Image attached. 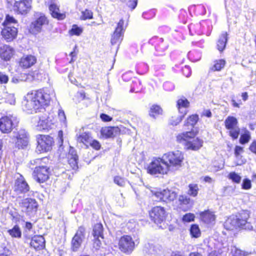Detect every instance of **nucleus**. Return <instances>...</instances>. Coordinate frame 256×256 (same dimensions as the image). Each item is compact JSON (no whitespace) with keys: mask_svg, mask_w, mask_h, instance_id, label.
<instances>
[{"mask_svg":"<svg viewBox=\"0 0 256 256\" xmlns=\"http://www.w3.org/2000/svg\"><path fill=\"white\" fill-rule=\"evenodd\" d=\"M48 162V159L44 158L42 159H36L31 161L33 164H38L36 166L33 172L32 176L39 183H43L49 178L50 170L49 167L44 165Z\"/></svg>","mask_w":256,"mask_h":256,"instance_id":"nucleus-4","label":"nucleus"},{"mask_svg":"<svg viewBox=\"0 0 256 256\" xmlns=\"http://www.w3.org/2000/svg\"><path fill=\"white\" fill-rule=\"evenodd\" d=\"M162 112V109L158 105H153L150 108V116L154 118H155L157 116L161 114Z\"/></svg>","mask_w":256,"mask_h":256,"instance_id":"nucleus-39","label":"nucleus"},{"mask_svg":"<svg viewBox=\"0 0 256 256\" xmlns=\"http://www.w3.org/2000/svg\"><path fill=\"white\" fill-rule=\"evenodd\" d=\"M134 238L133 240L128 235L122 236L118 241V248L120 251L127 254H130L140 242L138 238L134 237Z\"/></svg>","mask_w":256,"mask_h":256,"instance_id":"nucleus-9","label":"nucleus"},{"mask_svg":"<svg viewBox=\"0 0 256 256\" xmlns=\"http://www.w3.org/2000/svg\"><path fill=\"white\" fill-rule=\"evenodd\" d=\"M252 187L251 181L247 178L244 179L242 184V188L244 190H249Z\"/></svg>","mask_w":256,"mask_h":256,"instance_id":"nucleus-54","label":"nucleus"},{"mask_svg":"<svg viewBox=\"0 0 256 256\" xmlns=\"http://www.w3.org/2000/svg\"><path fill=\"white\" fill-rule=\"evenodd\" d=\"M137 0H128L126 3L127 6L132 10H134L137 6Z\"/></svg>","mask_w":256,"mask_h":256,"instance_id":"nucleus-61","label":"nucleus"},{"mask_svg":"<svg viewBox=\"0 0 256 256\" xmlns=\"http://www.w3.org/2000/svg\"><path fill=\"white\" fill-rule=\"evenodd\" d=\"M114 182L120 186H124L126 184V180L120 176H116L114 178Z\"/></svg>","mask_w":256,"mask_h":256,"instance_id":"nucleus-51","label":"nucleus"},{"mask_svg":"<svg viewBox=\"0 0 256 256\" xmlns=\"http://www.w3.org/2000/svg\"><path fill=\"white\" fill-rule=\"evenodd\" d=\"M244 152L243 148L236 146L234 148V155L236 158L240 156V154Z\"/></svg>","mask_w":256,"mask_h":256,"instance_id":"nucleus-62","label":"nucleus"},{"mask_svg":"<svg viewBox=\"0 0 256 256\" xmlns=\"http://www.w3.org/2000/svg\"><path fill=\"white\" fill-rule=\"evenodd\" d=\"M55 120L52 116H48L47 118L42 116L38 122L36 129L40 131L48 130L53 128Z\"/></svg>","mask_w":256,"mask_h":256,"instance_id":"nucleus-18","label":"nucleus"},{"mask_svg":"<svg viewBox=\"0 0 256 256\" xmlns=\"http://www.w3.org/2000/svg\"><path fill=\"white\" fill-rule=\"evenodd\" d=\"M154 196L156 198V200L168 202L174 200L177 196V194L175 192L164 189L162 191L156 192Z\"/></svg>","mask_w":256,"mask_h":256,"instance_id":"nucleus-16","label":"nucleus"},{"mask_svg":"<svg viewBox=\"0 0 256 256\" xmlns=\"http://www.w3.org/2000/svg\"><path fill=\"white\" fill-rule=\"evenodd\" d=\"M22 211L24 212L27 216H32L36 212L38 206L37 201L31 198H22L16 201Z\"/></svg>","mask_w":256,"mask_h":256,"instance_id":"nucleus-8","label":"nucleus"},{"mask_svg":"<svg viewBox=\"0 0 256 256\" xmlns=\"http://www.w3.org/2000/svg\"><path fill=\"white\" fill-rule=\"evenodd\" d=\"M198 120V114H192L188 118L186 124L190 126L192 128H193L194 126L197 123Z\"/></svg>","mask_w":256,"mask_h":256,"instance_id":"nucleus-40","label":"nucleus"},{"mask_svg":"<svg viewBox=\"0 0 256 256\" xmlns=\"http://www.w3.org/2000/svg\"><path fill=\"white\" fill-rule=\"evenodd\" d=\"M13 190L16 194V196H12V197L16 198V201H18L19 199L26 196H32L34 193L32 190H30L28 183L21 174L15 180Z\"/></svg>","mask_w":256,"mask_h":256,"instance_id":"nucleus-5","label":"nucleus"},{"mask_svg":"<svg viewBox=\"0 0 256 256\" xmlns=\"http://www.w3.org/2000/svg\"><path fill=\"white\" fill-rule=\"evenodd\" d=\"M231 252L232 256H246L248 254V252L243 251L236 247H234L232 249Z\"/></svg>","mask_w":256,"mask_h":256,"instance_id":"nucleus-46","label":"nucleus"},{"mask_svg":"<svg viewBox=\"0 0 256 256\" xmlns=\"http://www.w3.org/2000/svg\"><path fill=\"white\" fill-rule=\"evenodd\" d=\"M162 159V157L154 158L148 165L147 172L156 177L167 174L169 172L168 166Z\"/></svg>","mask_w":256,"mask_h":256,"instance_id":"nucleus-6","label":"nucleus"},{"mask_svg":"<svg viewBox=\"0 0 256 256\" xmlns=\"http://www.w3.org/2000/svg\"><path fill=\"white\" fill-rule=\"evenodd\" d=\"M8 232L12 238H20L22 237V232L18 225H15L12 228L8 230Z\"/></svg>","mask_w":256,"mask_h":256,"instance_id":"nucleus-33","label":"nucleus"},{"mask_svg":"<svg viewBox=\"0 0 256 256\" xmlns=\"http://www.w3.org/2000/svg\"><path fill=\"white\" fill-rule=\"evenodd\" d=\"M15 147L18 149L26 148L29 142V134L24 129L20 130L16 136Z\"/></svg>","mask_w":256,"mask_h":256,"instance_id":"nucleus-15","label":"nucleus"},{"mask_svg":"<svg viewBox=\"0 0 256 256\" xmlns=\"http://www.w3.org/2000/svg\"><path fill=\"white\" fill-rule=\"evenodd\" d=\"M155 14L154 10H152L148 12H144L142 14V16L144 19L150 20L154 18Z\"/></svg>","mask_w":256,"mask_h":256,"instance_id":"nucleus-52","label":"nucleus"},{"mask_svg":"<svg viewBox=\"0 0 256 256\" xmlns=\"http://www.w3.org/2000/svg\"><path fill=\"white\" fill-rule=\"evenodd\" d=\"M250 150L256 154V140H254L250 146Z\"/></svg>","mask_w":256,"mask_h":256,"instance_id":"nucleus-64","label":"nucleus"},{"mask_svg":"<svg viewBox=\"0 0 256 256\" xmlns=\"http://www.w3.org/2000/svg\"><path fill=\"white\" fill-rule=\"evenodd\" d=\"M93 18V13L92 10L86 9L82 12L80 16L81 20H86L87 19H92Z\"/></svg>","mask_w":256,"mask_h":256,"instance_id":"nucleus-45","label":"nucleus"},{"mask_svg":"<svg viewBox=\"0 0 256 256\" xmlns=\"http://www.w3.org/2000/svg\"><path fill=\"white\" fill-rule=\"evenodd\" d=\"M30 244L36 250H42L45 247L44 238L42 236H35L32 238Z\"/></svg>","mask_w":256,"mask_h":256,"instance_id":"nucleus-26","label":"nucleus"},{"mask_svg":"<svg viewBox=\"0 0 256 256\" xmlns=\"http://www.w3.org/2000/svg\"><path fill=\"white\" fill-rule=\"evenodd\" d=\"M68 159L69 164L73 170H76L78 168V156L76 154V151L72 148H70L68 154Z\"/></svg>","mask_w":256,"mask_h":256,"instance_id":"nucleus-27","label":"nucleus"},{"mask_svg":"<svg viewBox=\"0 0 256 256\" xmlns=\"http://www.w3.org/2000/svg\"><path fill=\"white\" fill-rule=\"evenodd\" d=\"M186 112H187L186 110H184V112H182V113H180L181 115L178 116L176 118L172 117V120H170L171 124L173 126H176L182 120L184 115L186 114Z\"/></svg>","mask_w":256,"mask_h":256,"instance_id":"nucleus-42","label":"nucleus"},{"mask_svg":"<svg viewBox=\"0 0 256 256\" xmlns=\"http://www.w3.org/2000/svg\"><path fill=\"white\" fill-rule=\"evenodd\" d=\"M249 216L248 211L242 210L238 215L229 217L224 224V228L228 230H232L238 228L252 230V226L250 222H248Z\"/></svg>","mask_w":256,"mask_h":256,"instance_id":"nucleus-2","label":"nucleus"},{"mask_svg":"<svg viewBox=\"0 0 256 256\" xmlns=\"http://www.w3.org/2000/svg\"><path fill=\"white\" fill-rule=\"evenodd\" d=\"M82 32V29L77 25L74 24L72 28L70 30L69 33L70 35L80 36Z\"/></svg>","mask_w":256,"mask_h":256,"instance_id":"nucleus-47","label":"nucleus"},{"mask_svg":"<svg viewBox=\"0 0 256 256\" xmlns=\"http://www.w3.org/2000/svg\"><path fill=\"white\" fill-rule=\"evenodd\" d=\"M194 215L192 213H188L184 214L182 217V220L184 222H192L194 220Z\"/></svg>","mask_w":256,"mask_h":256,"instance_id":"nucleus-55","label":"nucleus"},{"mask_svg":"<svg viewBox=\"0 0 256 256\" xmlns=\"http://www.w3.org/2000/svg\"><path fill=\"white\" fill-rule=\"evenodd\" d=\"M103 226L102 224L98 223L94 224L92 230V234L94 238H100L104 239Z\"/></svg>","mask_w":256,"mask_h":256,"instance_id":"nucleus-31","label":"nucleus"},{"mask_svg":"<svg viewBox=\"0 0 256 256\" xmlns=\"http://www.w3.org/2000/svg\"><path fill=\"white\" fill-rule=\"evenodd\" d=\"M90 140V136L89 133L87 132L82 133L78 137V142L83 143L86 145L87 144H89Z\"/></svg>","mask_w":256,"mask_h":256,"instance_id":"nucleus-38","label":"nucleus"},{"mask_svg":"<svg viewBox=\"0 0 256 256\" xmlns=\"http://www.w3.org/2000/svg\"><path fill=\"white\" fill-rule=\"evenodd\" d=\"M225 64L226 61L224 60H216L214 62V64L210 68V70L212 71H220L224 68Z\"/></svg>","mask_w":256,"mask_h":256,"instance_id":"nucleus-36","label":"nucleus"},{"mask_svg":"<svg viewBox=\"0 0 256 256\" xmlns=\"http://www.w3.org/2000/svg\"><path fill=\"white\" fill-rule=\"evenodd\" d=\"M251 138L250 134L249 131L246 130L244 134H242L240 138V142L242 144L248 143Z\"/></svg>","mask_w":256,"mask_h":256,"instance_id":"nucleus-41","label":"nucleus"},{"mask_svg":"<svg viewBox=\"0 0 256 256\" xmlns=\"http://www.w3.org/2000/svg\"><path fill=\"white\" fill-rule=\"evenodd\" d=\"M200 218L204 224L213 226L216 222V216L214 212L208 210L200 213Z\"/></svg>","mask_w":256,"mask_h":256,"instance_id":"nucleus-20","label":"nucleus"},{"mask_svg":"<svg viewBox=\"0 0 256 256\" xmlns=\"http://www.w3.org/2000/svg\"><path fill=\"white\" fill-rule=\"evenodd\" d=\"M8 81V77L2 72H0V83L6 84Z\"/></svg>","mask_w":256,"mask_h":256,"instance_id":"nucleus-58","label":"nucleus"},{"mask_svg":"<svg viewBox=\"0 0 256 256\" xmlns=\"http://www.w3.org/2000/svg\"><path fill=\"white\" fill-rule=\"evenodd\" d=\"M196 133L194 130L186 132L179 134L176 136L178 142L184 146L187 150H198L202 146V140L195 138Z\"/></svg>","mask_w":256,"mask_h":256,"instance_id":"nucleus-3","label":"nucleus"},{"mask_svg":"<svg viewBox=\"0 0 256 256\" xmlns=\"http://www.w3.org/2000/svg\"><path fill=\"white\" fill-rule=\"evenodd\" d=\"M86 229L82 226L78 227L76 233L71 241V250L72 252H78L85 238Z\"/></svg>","mask_w":256,"mask_h":256,"instance_id":"nucleus-13","label":"nucleus"},{"mask_svg":"<svg viewBox=\"0 0 256 256\" xmlns=\"http://www.w3.org/2000/svg\"><path fill=\"white\" fill-rule=\"evenodd\" d=\"M155 40H156L157 42L155 45V49L157 52L156 55H162V53L168 48V44L166 42H164V40L162 38H158L157 37L153 38L150 39V42L153 44Z\"/></svg>","mask_w":256,"mask_h":256,"instance_id":"nucleus-24","label":"nucleus"},{"mask_svg":"<svg viewBox=\"0 0 256 256\" xmlns=\"http://www.w3.org/2000/svg\"><path fill=\"white\" fill-rule=\"evenodd\" d=\"M24 78H18L16 77H14L12 78L11 82L13 84H16L19 83L22 80L28 82L32 81L34 80V76L31 74H24Z\"/></svg>","mask_w":256,"mask_h":256,"instance_id":"nucleus-37","label":"nucleus"},{"mask_svg":"<svg viewBox=\"0 0 256 256\" xmlns=\"http://www.w3.org/2000/svg\"><path fill=\"white\" fill-rule=\"evenodd\" d=\"M188 186V194L192 196H196L198 190V186L196 184H190Z\"/></svg>","mask_w":256,"mask_h":256,"instance_id":"nucleus-44","label":"nucleus"},{"mask_svg":"<svg viewBox=\"0 0 256 256\" xmlns=\"http://www.w3.org/2000/svg\"><path fill=\"white\" fill-rule=\"evenodd\" d=\"M36 60V57L33 55H24L20 60L19 66L23 68H28L34 66Z\"/></svg>","mask_w":256,"mask_h":256,"instance_id":"nucleus-21","label":"nucleus"},{"mask_svg":"<svg viewBox=\"0 0 256 256\" xmlns=\"http://www.w3.org/2000/svg\"><path fill=\"white\" fill-rule=\"evenodd\" d=\"M19 122L17 117L14 114H8L0 118V130L2 133L8 134L16 128Z\"/></svg>","mask_w":256,"mask_h":256,"instance_id":"nucleus-10","label":"nucleus"},{"mask_svg":"<svg viewBox=\"0 0 256 256\" xmlns=\"http://www.w3.org/2000/svg\"><path fill=\"white\" fill-rule=\"evenodd\" d=\"M178 202L180 205H187L190 202V198L186 195H181L178 197Z\"/></svg>","mask_w":256,"mask_h":256,"instance_id":"nucleus-50","label":"nucleus"},{"mask_svg":"<svg viewBox=\"0 0 256 256\" xmlns=\"http://www.w3.org/2000/svg\"><path fill=\"white\" fill-rule=\"evenodd\" d=\"M120 132V130L118 126H106L102 128L100 130L102 136L106 138H114Z\"/></svg>","mask_w":256,"mask_h":256,"instance_id":"nucleus-23","label":"nucleus"},{"mask_svg":"<svg viewBox=\"0 0 256 256\" xmlns=\"http://www.w3.org/2000/svg\"><path fill=\"white\" fill-rule=\"evenodd\" d=\"M162 158L169 171L178 170L182 166L184 160V155L180 150L168 152L163 154Z\"/></svg>","mask_w":256,"mask_h":256,"instance_id":"nucleus-7","label":"nucleus"},{"mask_svg":"<svg viewBox=\"0 0 256 256\" xmlns=\"http://www.w3.org/2000/svg\"><path fill=\"white\" fill-rule=\"evenodd\" d=\"M12 8L18 14H26L31 9V2L28 0L16 1Z\"/></svg>","mask_w":256,"mask_h":256,"instance_id":"nucleus-19","label":"nucleus"},{"mask_svg":"<svg viewBox=\"0 0 256 256\" xmlns=\"http://www.w3.org/2000/svg\"><path fill=\"white\" fill-rule=\"evenodd\" d=\"M104 239H101L100 238H94L93 239V247L96 250H99L101 247L102 240Z\"/></svg>","mask_w":256,"mask_h":256,"instance_id":"nucleus-53","label":"nucleus"},{"mask_svg":"<svg viewBox=\"0 0 256 256\" xmlns=\"http://www.w3.org/2000/svg\"><path fill=\"white\" fill-rule=\"evenodd\" d=\"M228 34L226 32H223L220 36L219 38L216 42L217 49L220 52H222L226 46L228 42Z\"/></svg>","mask_w":256,"mask_h":256,"instance_id":"nucleus-29","label":"nucleus"},{"mask_svg":"<svg viewBox=\"0 0 256 256\" xmlns=\"http://www.w3.org/2000/svg\"><path fill=\"white\" fill-rule=\"evenodd\" d=\"M150 218L155 224H157L163 222L166 218V212L164 208L162 206H154L150 211Z\"/></svg>","mask_w":256,"mask_h":256,"instance_id":"nucleus-14","label":"nucleus"},{"mask_svg":"<svg viewBox=\"0 0 256 256\" xmlns=\"http://www.w3.org/2000/svg\"><path fill=\"white\" fill-rule=\"evenodd\" d=\"M37 143L36 150L40 154L51 150L54 140L52 138L49 136L40 135L37 138Z\"/></svg>","mask_w":256,"mask_h":256,"instance_id":"nucleus-11","label":"nucleus"},{"mask_svg":"<svg viewBox=\"0 0 256 256\" xmlns=\"http://www.w3.org/2000/svg\"><path fill=\"white\" fill-rule=\"evenodd\" d=\"M36 18L35 20L31 24L30 28L34 32H39L43 26L48 24V21L44 14L42 13L36 14Z\"/></svg>","mask_w":256,"mask_h":256,"instance_id":"nucleus-17","label":"nucleus"},{"mask_svg":"<svg viewBox=\"0 0 256 256\" xmlns=\"http://www.w3.org/2000/svg\"><path fill=\"white\" fill-rule=\"evenodd\" d=\"M58 117L60 120L64 123L66 121V116L63 110H59L58 112Z\"/></svg>","mask_w":256,"mask_h":256,"instance_id":"nucleus-59","label":"nucleus"},{"mask_svg":"<svg viewBox=\"0 0 256 256\" xmlns=\"http://www.w3.org/2000/svg\"><path fill=\"white\" fill-rule=\"evenodd\" d=\"M49 10L53 18H56L58 20H62L65 18V14L59 12V8L56 4H51L49 6Z\"/></svg>","mask_w":256,"mask_h":256,"instance_id":"nucleus-30","label":"nucleus"},{"mask_svg":"<svg viewBox=\"0 0 256 256\" xmlns=\"http://www.w3.org/2000/svg\"><path fill=\"white\" fill-rule=\"evenodd\" d=\"M127 25L128 24H126L125 26L124 25L123 19L120 20L114 33L112 35L110 42L112 45L120 44L123 39L124 34Z\"/></svg>","mask_w":256,"mask_h":256,"instance_id":"nucleus-12","label":"nucleus"},{"mask_svg":"<svg viewBox=\"0 0 256 256\" xmlns=\"http://www.w3.org/2000/svg\"><path fill=\"white\" fill-rule=\"evenodd\" d=\"M14 53L13 48L8 45H4L0 48V57L5 61L9 60Z\"/></svg>","mask_w":256,"mask_h":256,"instance_id":"nucleus-25","label":"nucleus"},{"mask_svg":"<svg viewBox=\"0 0 256 256\" xmlns=\"http://www.w3.org/2000/svg\"><path fill=\"white\" fill-rule=\"evenodd\" d=\"M100 118L104 122H110L112 120V117L105 114H100Z\"/></svg>","mask_w":256,"mask_h":256,"instance_id":"nucleus-63","label":"nucleus"},{"mask_svg":"<svg viewBox=\"0 0 256 256\" xmlns=\"http://www.w3.org/2000/svg\"><path fill=\"white\" fill-rule=\"evenodd\" d=\"M163 87L164 90L166 91H172L174 89V86L172 82H166L164 84Z\"/></svg>","mask_w":256,"mask_h":256,"instance_id":"nucleus-57","label":"nucleus"},{"mask_svg":"<svg viewBox=\"0 0 256 256\" xmlns=\"http://www.w3.org/2000/svg\"><path fill=\"white\" fill-rule=\"evenodd\" d=\"M90 145L96 150H99L100 148L101 145L100 143L96 140H90Z\"/></svg>","mask_w":256,"mask_h":256,"instance_id":"nucleus-56","label":"nucleus"},{"mask_svg":"<svg viewBox=\"0 0 256 256\" xmlns=\"http://www.w3.org/2000/svg\"><path fill=\"white\" fill-rule=\"evenodd\" d=\"M182 72L186 77H189L191 75V70L189 66H185L182 69Z\"/></svg>","mask_w":256,"mask_h":256,"instance_id":"nucleus-60","label":"nucleus"},{"mask_svg":"<svg viewBox=\"0 0 256 256\" xmlns=\"http://www.w3.org/2000/svg\"><path fill=\"white\" fill-rule=\"evenodd\" d=\"M225 126L226 129H232L237 127L238 121L237 119L232 116H228L224 121Z\"/></svg>","mask_w":256,"mask_h":256,"instance_id":"nucleus-32","label":"nucleus"},{"mask_svg":"<svg viewBox=\"0 0 256 256\" xmlns=\"http://www.w3.org/2000/svg\"><path fill=\"white\" fill-rule=\"evenodd\" d=\"M16 20L13 16L8 14L6 16V19L2 22V24L4 26H10L11 24H16Z\"/></svg>","mask_w":256,"mask_h":256,"instance_id":"nucleus-48","label":"nucleus"},{"mask_svg":"<svg viewBox=\"0 0 256 256\" xmlns=\"http://www.w3.org/2000/svg\"><path fill=\"white\" fill-rule=\"evenodd\" d=\"M228 178L236 184H239L242 179L241 176L234 172H230L228 175Z\"/></svg>","mask_w":256,"mask_h":256,"instance_id":"nucleus-43","label":"nucleus"},{"mask_svg":"<svg viewBox=\"0 0 256 256\" xmlns=\"http://www.w3.org/2000/svg\"><path fill=\"white\" fill-rule=\"evenodd\" d=\"M189 102L188 100L184 98H180L177 101V106L180 113H182V111L186 110V108L189 106Z\"/></svg>","mask_w":256,"mask_h":256,"instance_id":"nucleus-35","label":"nucleus"},{"mask_svg":"<svg viewBox=\"0 0 256 256\" xmlns=\"http://www.w3.org/2000/svg\"><path fill=\"white\" fill-rule=\"evenodd\" d=\"M229 135L234 139L238 138L240 133V129L238 126L233 128L232 129H228Z\"/></svg>","mask_w":256,"mask_h":256,"instance_id":"nucleus-49","label":"nucleus"},{"mask_svg":"<svg viewBox=\"0 0 256 256\" xmlns=\"http://www.w3.org/2000/svg\"><path fill=\"white\" fill-rule=\"evenodd\" d=\"M160 250L152 244L147 243L144 244L143 252L146 256H155Z\"/></svg>","mask_w":256,"mask_h":256,"instance_id":"nucleus-28","label":"nucleus"},{"mask_svg":"<svg viewBox=\"0 0 256 256\" xmlns=\"http://www.w3.org/2000/svg\"><path fill=\"white\" fill-rule=\"evenodd\" d=\"M190 232L192 238H198L201 236V231L199 226L196 224H192L190 228Z\"/></svg>","mask_w":256,"mask_h":256,"instance_id":"nucleus-34","label":"nucleus"},{"mask_svg":"<svg viewBox=\"0 0 256 256\" xmlns=\"http://www.w3.org/2000/svg\"><path fill=\"white\" fill-rule=\"evenodd\" d=\"M18 30L14 26H4L2 30V35L8 42L13 40L16 36Z\"/></svg>","mask_w":256,"mask_h":256,"instance_id":"nucleus-22","label":"nucleus"},{"mask_svg":"<svg viewBox=\"0 0 256 256\" xmlns=\"http://www.w3.org/2000/svg\"><path fill=\"white\" fill-rule=\"evenodd\" d=\"M54 96L53 90L48 88L40 90L34 93H28L22 102V108L28 113L36 112L37 110L48 106Z\"/></svg>","mask_w":256,"mask_h":256,"instance_id":"nucleus-1","label":"nucleus"}]
</instances>
